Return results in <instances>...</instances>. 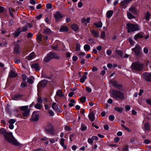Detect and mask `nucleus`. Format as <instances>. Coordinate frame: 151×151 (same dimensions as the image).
Returning a JSON list of instances; mask_svg holds the SVG:
<instances>
[{
	"label": "nucleus",
	"mask_w": 151,
	"mask_h": 151,
	"mask_svg": "<svg viewBox=\"0 0 151 151\" xmlns=\"http://www.w3.org/2000/svg\"><path fill=\"white\" fill-rule=\"evenodd\" d=\"M0 133L4 135L5 139L8 142L16 146L20 145V143L14 138L12 132H7L3 128L0 129Z\"/></svg>",
	"instance_id": "f257e3e1"
},
{
	"label": "nucleus",
	"mask_w": 151,
	"mask_h": 151,
	"mask_svg": "<svg viewBox=\"0 0 151 151\" xmlns=\"http://www.w3.org/2000/svg\"><path fill=\"white\" fill-rule=\"evenodd\" d=\"M111 96L116 100L120 99L122 100L124 98V95L123 93L119 91L113 89L110 93Z\"/></svg>",
	"instance_id": "f03ea898"
},
{
	"label": "nucleus",
	"mask_w": 151,
	"mask_h": 151,
	"mask_svg": "<svg viewBox=\"0 0 151 151\" xmlns=\"http://www.w3.org/2000/svg\"><path fill=\"white\" fill-rule=\"evenodd\" d=\"M53 58L58 59L60 58L55 53L50 52L45 57L43 60L45 62H47Z\"/></svg>",
	"instance_id": "7ed1b4c3"
},
{
	"label": "nucleus",
	"mask_w": 151,
	"mask_h": 151,
	"mask_svg": "<svg viewBox=\"0 0 151 151\" xmlns=\"http://www.w3.org/2000/svg\"><path fill=\"white\" fill-rule=\"evenodd\" d=\"M126 28L128 29L127 32L128 33H130L131 32H134L139 29L138 25L130 23L126 24Z\"/></svg>",
	"instance_id": "20e7f679"
},
{
	"label": "nucleus",
	"mask_w": 151,
	"mask_h": 151,
	"mask_svg": "<svg viewBox=\"0 0 151 151\" xmlns=\"http://www.w3.org/2000/svg\"><path fill=\"white\" fill-rule=\"evenodd\" d=\"M144 65L139 62L132 63L131 68L132 70L140 71L143 68Z\"/></svg>",
	"instance_id": "39448f33"
},
{
	"label": "nucleus",
	"mask_w": 151,
	"mask_h": 151,
	"mask_svg": "<svg viewBox=\"0 0 151 151\" xmlns=\"http://www.w3.org/2000/svg\"><path fill=\"white\" fill-rule=\"evenodd\" d=\"M132 50L134 52L135 55L136 56H141V48L139 45H136L135 47L132 49Z\"/></svg>",
	"instance_id": "423d86ee"
},
{
	"label": "nucleus",
	"mask_w": 151,
	"mask_h": 151,
	"mask_svg": "<svg viewBox=\"0 0 151 151\" xmlns=\"http://www.w3.org/2000/svg\"><path fill=\"white\" fill-rule=\"evenodd\" d=\"M143 77L146 81L151 82V74L148 73H144L142 74Z\"/></svg>",
	"instance_id": "0eeeda50"
},
{
	"label": "nucleus",
	"mask_w": 151,
	"mask_h": 151,
	"mask_svg": "<svg viewBox=\"0 0 151 151\" xmlns=\"http://www.w3.org/2000/svg\"><path fill=\"white\" fill-rule=\"evenodd\" d=\"M110 82L112 85L115 87L116 88L118 89L122 90V86L118 83L117 82L114 80H111Z\"/></svg>",
	"instance_id": "6e6552de"
},
{
	"label": "nucleus",
	"mask_w": 151,
	"mask_h": 151,
	"mask_svg": "<svg viewBox=\"0 0 151 151\" xmlns=\"http://www.w3.org/2000/svg\"><path fill=\"white\" fill-rule=\"evenodd\" d=\"M53 126L49 124L45 128V130L47 133L52 134L53 133Z\"/></svg>",
	"instance_id": "1a4fd4ad"
},
{
	"label": "nucleus",
	"mask_w": 151,
	"mask_h": 151,
	"mask_svg": "<svg viewBox=\"0 0 151 151\" xmlns=\"http://www.w3.org/2000/svg\"><path fill=\"white\" fill-rule=\"evenodd\" d=\"M54 16L56 22H58L62 18L61 14L58 11L57 12L54 14Z\"/></svg>",
	"instance_id": "9d476101"
},
{
	"label": "nucleus",
	"mask_w": 151,
	"mask_h": 151,
	"mask_svg": "<svg viewBox=\"0 0 151 151\" xmlns=\"http://www.w3.org/2000/svg\"><path fill=\"white\" fill-rule=\"evenodd\" d=\"M39 114L36 112H33L32 116V120L34 121H37L39 119Z\"/></svg>",
	"instance_id": "9b49d317"
},
{
	"label": "nucleus",
	"mask_w": 151,
	"mask_h": 151,
	"mask_svg": "<svg viewBox=\"0 0 151 151\" xmlns=\"http://www.w3.org/2000/svg\"><path fill=\"white\" fill-rule=\"evenodd\" d=\"M47 84V82L46 81L43 80L40 81L37 86L38 89H39L40 87L44 88L45 87Z\"/></svg>",
	"instance_id": "f8f14e48"
},
{
	"label": "nucleus",
	"mask_w": 151,
	"mask_h": 151,
	"mask_svg": "<svg viewBox=\"0 0 151 151\" xmlns=\"http://www.w3.org/2000/svg\"><path fill=\"white\" fill-rule=\"evenodd\" d=\"M19 45L18 44H15L13 53L14 54H19L20 51Z\"/></svg>",
	"instance_id": "ddd939ff"
},
{
	"label": "nucleus",
	"mask_w": 151,
	"mask_h": 151,
	"mask_svg": "<svg viewBox=\"0 0 151 151\" xmlns=\"http://www.w3.org/2000/svg\"><path fill=\"white\" fill-rule=\"evenodd\" d=\"M56 103H53L52 106V108L55 111H58V112H60V107H58L56 105Z\"/></svg>",
	"instance_id": "4468645a"
},
{
	"label": "nucleus",
	"mask_w": 151,
	"mask_h": 151,
	"mask_svg": "<svg viewBox=\"0 0 151 151\" xmlns=\"http://www.w3.org/2000/svg\"><path fill=\"white\" fill-rule=\"evenodd\" d=\"M16 120L14 119H10L9 122V127L10 129H13L14 128V126L13 124L15 123Z\"/></svg>",
	"instance_id": "2eb2a0df"
},
{
	"label": "nucleus",
	"mask_w": 151,
	"mask_h": 151,
	"mask_svg": "<svg viewBox=\"0 0 151 151\" xmlns=\"http://www.w3.org/2000/svg\"><path fill=\"white\" fill-rule=\"evenodd\" d=\"M88 117L91 122H93L95 120V118L93 111H92L89 114Z\"/></svg>",
	"instance_id": "dca6fc26"
},
{
	"label": "nucleus",
	"mask_w": 151,
	"mask_h": 151,
	"mask_svg": "<svg viewBox=\"0 0 151 151\" xmlns=\"http://www.w3.org/2000/svg\"><path fill=\"white\" fill-rule=\"evenodd\" d=\"M23 95L20 94H17L15 95L12 97V99L13 100H17L19 99L20 98L22 97Z\"/></svg>",
	"instance_id": "f3484780"
},
{
	"label": "nucleus",
	"mask_w": 151,
	"mask_h": 151,
	"mask_svg": "<svg viewBox=\"0 0 151 151\" xmlns=\"http://www.w3.org/2000/svg\"><path fill=\"white\" fill-rule=\"evenodd\" d=\"M132 1V0H124L121 2V6L123 7H125L126 5Z\"/></svg>",
	"instance_id": "a211bd4d"
},
{
	"label": "nucleus",
	"mask_w": 151,
	"mask_h": 151,
	"mask_svg": "<svg viewBox=\"0 0 151 151\" xmlns=\"http://www.w3.org/2000/svg\"><path fill=\"white\" fill-rule=\"evenodd\" d=\"M20 32H21V29L20 28H18L13 33V35L14 36L17 37L19 36Z\"/></svg>",
	"instance_id": "6ab92c4d"
},
{
	"label": "nucleus",
	"mask_w": 151,
	"mask_h": 151,
	"mask_svg": "<svg viewBox=\"0 0 151 151\" xmlns=\"http://www.w3.org/2000/svg\"><path fill=\"white\" fill-rule=\"evenodd\" d=\"M31 67L32 68L35 69L36 70L38 71L40 70V67L37 63L32 64Z\"/></svg>",
	"instance_id": "aec40b11"
},
{
	"label": "nucleus",
	"mask_w": 151,
	"mask_h": 151,
	"mask_svg": "<svg viewBox=\"0 0 151 151\" xmlns=\"http://www.w3.org/2000/svg\"><path fill=\"white\" fill-rule=\"evenodd\" d=\"M91 33L92 35L95 37H98L99 36V32L93 29L91 31Z\"/></svg>",
	"instance_id": "412c9836"
},
{
	"label": "nucleus",
	"mask_w": 151,
	"mask_h": 151,
	"mask_svg": "<svg viewBox=\"0 0 151 151\" xmlns=\"http://www.w3.org/2000/svg\"><path fill=\"white\" fill-rule=\"evenodd\" d=\"M17 76V74L12 70L10 71L9 75V77L11 78L16 77Z\"/></svg>",
	"instance_id": "4be33fe9"
},
{
	"label": "nucleus",
	"mask_w": 151,
	"mask_h": 151,
	"mask_svg": "<svg viewBox=\"0 0 151 151\" xmlns=\"http://www.w3.org/2000/svg\"><path fill=\"white\" fill-rule=\"evenodd\" d=\"M144 36L140 33H138L136 35L134 36V39L137 40L139 38H144Z\"/></svg>",
	"instance_id": "5701e85b"
},
{
	"label": "nucleus",
	"mask_w": 151,
	"mask_h": 151,
	"mask_svg": "<svg viewBox=\"0 0 151 151\" xmlns=\"http://www.w3.org/2000/svg\"><path fill=\"white\" fill-rule=\"evenodd\" d=\"M129 10L133 14H134L137 13V10L134 7H131L129 9Z\"/></svg>",
	"instance_id": "b1692460"
},
{
	"label": "nucleus",
	"mask_w": 151,
	"mask_h": 151,
	"mask_svg": "<svg viewBox=\"0 0 151 151\" xmlns=\"http://www.w3.org/2000/svg\"><path fill=\"white\" fill-rule=\"evenodd\" d=\"M68 29L66 26H62L60 29V31L61 32H66L68 31Z\"/></svg>",
	"instance_id": "393cba45"
},
{
	"label": "nucleus",
	"mask_w": 151,
	"mask_h": 151,
	"mask_svg": "<svg viewBox=\"0 0 151 151\" xmlns=\"http://www.w3.org/2000/svg\"><path fill=\"white\" fill-rule=\"evenodd\" d=\"M56 95L61 97L64 96L62 90L60 89L57 90L56 93Z\"/></svg>",
	"instance_id": "a878e982"
},
{
	"label": "nucleus",
	"mask_w": 151,
	"mask_h": 151,
	"mask_svg": "<svg viewBox=\"0 0 151 151\" xmlns=\"http://www.w3.org/2000/svg\"><path fill=\"white\" fill-rule=\"evenodd\" d=\"M71 27L72 29L75 31H77L78 29V25L75 24H72Z\"/></svg>",
	"instance_id": "bb28decb"
},
{
	"label": "nucleus",
	"mask_w": 151,
	"mask_h": 151,
	"mask_svg": "<svg viewBox=\"0 0 151 151\" xmlns=\"http://www.w3.org/2000/svg\"><path fill=\"white\" fill-rule=\"evenodd\" d=\"M43 33L44 34L49 35H50V33H51L52 31L50 29L47 28L44 30Z\"/></svg>",
	"instance_id": "cd10ccee"
},
{
	"label": "nucleus",
	"mask_w": 151,
	"mask_h": 151,
	"mask_svg": "<svg viewBox=\"0 0 151 151\" xmlns=\"http://www.w3.org/2000/svg\"><path fill=\"white\" fill-rule=\"evenodd\" d=\"M113 13L112 10H109L107 12L106 15L107 18H110L112 16Z\"/></svg>",
	"instance_id": "c85d7f7f"
},
{
	"label": "nucleus",
	"mask_w": 151,
	"mask_h": 151,
	"mask_svg": "<svg viewBox=\"0 0 151 151\" xmlns=\"http://www.w3.org/2000/svg\"><path fill=\"white\" fill-rule=\"evenodd\" d=\"M65 141V139L62 138L61 139L60 141V143L61 145L64 148V149H66L67 148V146L66 145H65L64 142Z\"/></svg>",
	"instance_id": "c756f323"
},
{
	"label": "nucleus",
	"mask_w": 151,
	"mask_h": 151,
	"mask_svg": "<svg viewBox=\"0 0 151 151\" xmlns=\"http://www.w3.org/2000/svg\"><path fill=\"white\" fill-rule=\"evenodd\" d=\"M127 15L128 18L130 19H132L133 18H135V17L133 16L131 13L127 11Z\"/></svg>",
	"instance_id": "7c9ffc66"
},
{
	"label": "nucleus",
	"mask_w": 151,
	"mask_h": 151,
	"mask_svg": "<svg viewBox=\"0 0 151 151\" xmlns=\"http://www.w3.org/2000/svg\"><path fill=\"white\" fill-rule=\"evenodd\" d=\"M94 25L98 28H101L102 27V24L101 22H98L96 23H95L94 24Z\"/></svg>",
	"instance_id": "2f4dec72"
},
{
	"label": "nucleus",
	"mask_w": 151,
	"mask_h": 151,
	"mask_svg": "<svg viewBox=\"0 0 151 151\" xmlns=\"http://www.w3.org/2000/svg\"><path fill=\"white\" fill-rule=\"evenodd\" d=\"M28 106H21L20 108V109L21 111H24L27 110H29V109H28Z\"/></svg>",
	"instance_id": "473e14b6"
},
{
	"label": "nucleus",
	"mask_w": 151,
	"mask_h": 151,
	"mask_svg": "<svg viewBox=\"0 0 151 151\" xmlns=\"http://www.w3.org/2000/svg\"><path fill=\"white\" fill-rule=\"evenodd\" d=\"M30 110H27L24 111L22 114V115L24 117H27L28 116L29 114Z\"/></svg>",
	"instance_id": "72a5a7b5"
},
{
	"label": "nucleus",
	"mask_w": 151,
	"mask_h": 151,
	"mask_svg": "<svg viewBox=\"0 0 151 151\" xmlns=\"http://www.w3.org/2000/svg\"><path fill=\"white\" fill-rule=\"evenodd\" d=\"M35 55L34 52H32L28 56L27 59L29 60H31L34 58Z\"/></svg>",
	"instance_id": "f704fd0d"
},
{
	"label": "nucleus",
	"mask_w": 151,
	"mask_h": 151,
	"mask_svg": "<svg viewBox=\"0 0 151 151\" xmlns=\"http://www.w3.org/2000/svg\"><path fill=\"white\" fill-rule=\"evenodd\" d=\"M144 128L146 131L150 130V125L148 123H146L145 124Z\"/></svg>",
	"instance_id": "c9c22d12"
},
{
	"label": "nucleus",
	"mask_w": 151,
	"mask_h": 151,
	"mask_svg": "<svg viewBox=\"0 0 151 151\" xmlns=\"http://www.w3.org/2000/svg\"><path fill=\"white\" fill-rule=\"evenodd\" d=\"M86 78L87 77L86 75H83L82 78L80 79V81L82 83H83Z\"/></svg>",
	"instance_id": "e433bc0d"
},
{
	"label": "nucleus",
	"mask_w": 151,
	"mask_h": 151,
	"mask_svg": "<svg viewBox=\"0 0 151 151\" xmlns=\"http://www.w3.org/2000/svg\"><path fill=\"white\" fill-rule=\"evenodd\" d=\"M84 48L85 50L86 51H88L90 49V47L89 45L88 44H86L84 47Z\"/></svg>",
	"instance_id": "4c0bfd02"
},
{
	"label": "nucleus",
	"mask_w": 151,
	"mask_h": 151,
	"mask_svg": "<svg viewBox=\"0 0 151 151\" xmlns=\"http://www.w3.org/2000/svg\"><path fill=\"white\" fill-rule=\"evenodd\" d=\"M35 107L37 109H40L42 107L41 105L39 103H37L35 105Z\"/></svg>",
	"instance_id": "58836bf2"
},
{
	"label": "nucleus",
	"mask_w": 151,
	"mask_h": 151,
	"mask_svg": "<svg viewBox=\"0 0 151 151\" xmlns=\"http://www.w3.org/2000/svg\"><path fill=\"white\" fill-rule=\"evenodd\" d=\"M85 55V53L83 52H81L78 55V56L80 59H82Z\"/></svg>",
	"instance_id": "ea45409f"
},
{
	"label": "nucleus",
	"mask_w": 151,
	"mask_h": 151,
	"mask_svg": "<svg viewBox=\"0 0 151 151\" xmlns=\"http://www.w3.org/2000/svg\"><path fill=\"white\" fill-rule=\"evenodd\" d=\"M88 142L91 145H92L93 143V139L92 137L91 138H88Z\"/></svg>",
	"instance_id": "a19ab883"
},
{
	"label": "nucleus",
	"mask_w": 151,
	"mask_h": 151,
	"mask_svg": "<svg viewBox=\"0 0 151 151\" xmlns=\"http://www.w3.org/2000/svg\"><path fill=\"white\" fill-rule=\"evenodd\" d=\"M122 108H119L118 107H116L114 108L115 110L121 113L122 112Z\"/></svg>",
	"instance_id": "79ce46f5"
},
{
	"label": "nucleus",
	"mask_w": 151,
	"mask_h": 151,
	"mask_svg": "<svg viewBox=\"0 0 151 151\" xmlns=\"http://www.w3.org/2000/svg\"><path fill=\"white\" fill-rule=\"evenodd\" d=\"M116 51L120 56L122 57L123 56V52L122 51L119 50H116Z\"/></svg>",
	"instance_id": "37998d69"
},
{
	"label": "nucleus",
	"mask_w": 151,
	"mask_h": 151,
	"mask_svg": "<svg viewBox=\"0 0 151 151\" xmlns=\"http://www.w3.org/2000/svg\"><path fill=\"white\" fill-rule=\"evenodd\" d=\"M22 77L23 81L25 82H27V80L28 79V77L26 76L25 74H23L22 76Z\"/></svg>",
	"instance_id": "c03bdc74"
},
{
	"label": "nucleus",
	"mask_w": 151,
	"mask_h": 151,
	"mask_svg": "<svg viewBox=\"0 0 151 151\" xmlns=\"http://www.w3.org/2000/svg\"><path fill=\"white\" fill-rule=\"evenodd\" d=\"M81 46L79 43H77L76 46V50L79 51L80 50Z\"/></svg>",
	"instance_id": "a18cd8bd"
},
{
	"label": "nucleus",
	"mask_w": 151,
	"mask_h": 151,
	"mask_svg": "<svg viewBox=\"0 0 151 151\" xmlns=\"http://www.w3.org/2000/svg\"><path fill=\"white\" fill-rule=\"evenodd\" d=\"M37 101L38 103L41 104L42 102V100L41 97L38 96L37 99Z\"/></svg>",
	"instance_id": "49530a36"
},
{
	"label": "nucleus",
	"mask_w": 151,
	"mask_h": 151,
	"mask_svg": "<svg viewBox=\"0 0 151 151\" xmlns=\"http://www.w3.org/2000/svg\"><path fill=\"white\" fill-rule=\"evenodd\" d=\"M42 38V35L41 34H40L37 37V39L39 41H41Z\"/></svg>",
	"instance_id": "de8ad7c7"
},
{
	"label": "nucleus",
	"mask_w": 151,
	"mask_h": 151,
	"mask_svg": "<svg viewBox=\"0 0 151 151\" xmlns=\"http://www.w3.org/2000/svg\"><path fill=\"white\" fill-rule=\"evenodd\" d=\"M150 13L148 11L147 12L146 15L145 16V19L147 20H148L149 19V18L150 17Z\"/></svg>",
	"instance_id": "09e8293b"
},
{
	"label": "nucleus",
	"mask_w": 151,
	"mask_h": 151,
	"mask_svg": "<svg viewBox=\"0 0 151 151\" xmlns=\"http://www.w3.org/2000/svg\"><path fill=\"white\" fill-rule=\"evenodd\" d=\"M86 97H82L80 98V100L81 102L84 103L85 102Z\"/></svg>",
	"instance_id": "8fccbe9b"
},
{
	"label": "nucleus",
	"mask_w": 151,
	"mask_h": 151,
	"mask_svg": "<svg viewBox=\"0 0 151 151\" xmlns=\"http://www.w3.org/2000/svg\"><path fill=\"white\" fill-rule=\"evenodd\" d=\"M105 32L104 31H103L101 32L100 35V37L101 38L104 39L105 37Z\"/></svg>",
	"instance_id": "3c124183"
},
{
	"label": "nucleus",
	"mask_w": 151,
	"mask_h": 151,
	"mask_svg": "<svg viewBox=\"0 0 151 151\" xmlns=\"http://www.w3.org/2000/svg\"><path fill=\"white\" fill-rule=\"evenodd\" d=\"M27 82H28L30 84H32L33 83V81L31 78H28L27 79Z\"/></svg>",
	"instance_id": "603ef678"
},
{
	"label": "nucleus",
	"mask_w": 151,
	"mask_h": 151,
	"mask_svg": "<svg viewBox=\"0 0 151 151\" xmlns=\"http://www.w3.org/2000/svg\"><path fill=\"white\" fill-rule=\"evenodd\" d=\"M87 127L86 126L84 125H81V130L84 131L86 129Z\"/></svg>",
	"instance_id": "864d4df0"
},
{
	"label": "nucleus",
	"mask_w": 151,
	"mask_h": 151,
	"mask_svg": "<svg viewBox=\"0 0 151 151\" xmlns=\"http://www.w3.org/2000/svg\"><path fill=\"white\" fill-rule=\"evenodd\" d=\"M28 29V27L27 26H24V27L22 28V30L21 29V32H25L26 31H27Z\"/></svg>",
	"instance_id": "5fc2aeb1"
},
{
	"label": "nucleus",
	"mask_w": 151,
	"mask_h": 151,
	"mask_svg": "<svg viewBox=\"0 0 151 151\" xmlns=\"http://www.w3.org/2000/svg\"><path fill=\"white\" fill-rule=\"evenodd\" d=\"M109 119L110 120L113 121L114 120V117L113 115H110L109 117Z\"/></svg>",
	"instance_id": "6e6d98bb"
},
{
	"label": "nucleus",
	"mask_w": 151,
	"mask_h": 151,
	"mask_svg": "<svg viewBox=\"0 0 151 151\" xmlns=\"http://www.w3.org/2000/svg\"><path fill=\"white\" fill-rule=\"evenodd\" d=\"M33 151H46L45 150H43V149L42 148H38L36 149H35Z\"/></svg>",
	"instance_id": "4d7b16f0"
},
{
	"label": "nucleus",
	"mask_w": 151,
	"mask_h": 151,
	"mask_svg": "<svg viewBox=\"0 0 151 151\" xmlns=\"http://www.w3.org/2000/svg\"><path fill=\"white\" fill-rule=\"evenodd\" d=\"M48 113L49 115L50 116H53L54 115V112L51 110H49L48 111Z\"/></svg>",
	"instance_id": "13d9d810"
},
{
	"label": "nucleus",
	"mask_w": 151,
	"mask_h": 151,
	"mask_svg": "<svg viewBox=\"0 0 151 151\" xmlns=\"http://www.w3.org/2000/svg\"><path fill=\"white\" fill-rule=\"evenodd\" d=\"M129 41L130 44H131L132 45H133L134 44V42L133 41V40L132 38L130 37L129 38Z\"/></svg>",
	"instance_id": "bf43d9fd"
},
{
	"label": "nucleus",
	"mask_w": 151,
	"mask_h": 151,
	"mask_svg": "<svg viewBox=\"0 0 151 151\" xmlns=\"http://www.w3.org/2000/svg\"><path fill=\"white\" fill-rule=\"evenodd\" d=\"M143 51L145 54H147L148 52V50L147 47H145L143 49Z\"/></svg>",
	"instance_id": "052dcab7"
},
{
	"label": "nucleus",
	"mask_w": 151,
	"mask_h": 151,
	"mask_svg": "<svg viewBox=\"0 0 151 151\" xmlns=\"http://www.w3.org/2000/svg\"><path fill=\"white\" fill-rule=\"evenodd\" d=\"M128 145H126L123 147V150L124 151H128Z\"/></svg>",
	"instance_id": "680f3d73"
},
{
	"label": "nucleus",
	"mask_w": 151,
	"mask_h": 151,
	"mask_svg": "<svg viewBox=\"0 0 151 151\" xmlns=\"http://www.w3.org/2000/svg\"><path fill=\"white\" fill-rule=\"evenodd\" d=\"M45 20L47 24H50V22L48 17H45Z\"/></svg>",
	"instance_id": "e2e57ef3"
},
{
	"label": "nucleus",
	"mask_w": 151,
	"mask_h": 151,
	"mask_svg": "<svg viewBox=\"0 0 151 151\" xmlns=\"http://www.w3.org/2000/svg\"><path fill=\"white\" fill-rule=\"evenodd\" d=\"M46 7L48 9H51L52 7V5L50 3H48L46 5Z\"/></svg>",
	"instance_id": "0e129e2a"
},
{
	"label": "nucleus",
	"mask_w": 151,
	"mask_h": 151,
	"mask_svg": "<svg viewBox=\"0 0 151 151\" xmlns=\"http://www.w3.org/2000/svg\"><path fill=\"white\" fill-rule=\"evenodd\" d=\"M86 91L88 93H90L91 91V89L88 87H86Z\"/></svg>",
	"instance_id": "69168bd1"
},
{
	"label": "nucleus",
	"mask_w": 151,
	"mask_h": 151,
	"mask_svg": "<svg viewBox=\"0 0 151 151\" xmlns=\"http://www.w3.org/2000/svg\"><path fill=\"white\" fill-rule=\"evenodd\" d=\"M111 53L112 51L110 50H108L106 51V53L108 55H111Z\"/></svg>",
	"instance_id": "338daca9"
},
{
	"label": "nucleus",
	"mask_w": 151,
	"mask_h": 151,
	"mask_svg": "<svg viewBox=\"0 0 151 151\" xmlns=\"http://www.w3.org/2000/svg\"><path fill=\"white\" fill-rule=\"evenodd\" d=\"M146 102L148 104L151 105V99H147L146 101Z\"/></svg>",
	"instance_id": "774afa93"
}]
</instances>
